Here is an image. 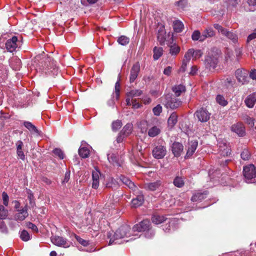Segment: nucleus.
<instances>
[{"mask_svg":"<svg viewBox=\"0 0 256 256\" xmlns=\"http://www.w3.org/2000/svg\"><path fill=\"white\" fill-rule=\"evenodd\" d=\"M132 230L128 225H124L119 228L114 234L108 232V237L110 239L108 244H120L123 242H128L134 240L136 238H132L129 240L126 238L131 236Z\"/></svg>","mask_w":256,"mask_h":256,"instance_id":"1","label":"nucleus"},{"mask_svg":"<svg viewBox=\"0 0 256 256\" xmlns=\"http://www.w3.org/2000/svg\"><path fill=\"white\" fill-rule=\"evenodd\" d=\"M243 174L246 182L254 183L256 182V170L254 165L250 164L244 166Z\"/></svg>","mask_w":256,"mask_h":256,"instance_id":"2","label":"nucleus"},{"mask_svg":"<svg viewBox=\"0 0 256 256\" xmlns=\"http://www.w3.org/2000/svg\"><path fill=\"white\" fill-rule=\"evenodd\" d=\"M211 114L206 108H200L194 113V116L202 122H207L210 118Z\"/></svg>","mask_w":256,"mask_h":256,"instance_id":"3","label":"nucleus"},{"mask_svg":"<svg viewBox=\"0 0 256 256\" xmlns=\"http://www.w3.org/2000/svg\"><path fill=\"white\" fill-rule=\"evenodd\" d=\"M218 62V57L215 54H209L206 56L204 60V65L206 68L209 70H214Z\"/></svg>","mask_w":256,"mask_h":256,"instance_id":"4","label":"nucleus"},{"mask_svg":"<svg viewBox=\"0 0 256 256\" xmlns=\"http://www.w3.org/2000/svg\"><path fill=\"white\" fill-rule=\"evenodd\" d=\"M51 241L52 243L54 245L64 248H68L70 247L71 244L70 242L67 240L66 238L60 236H54L52 237Z\"/></svg>","mask_w":256,"mask_h":256,"instance_id":"5","label":"nucleus"},{"mask_svg":"<svg viewBox=\"0 0 256 256\" xmlns=\"http://www.w3.org/2000/svg\"><path fill=\"white\" fill-rule=\"evenodd\" d=\"M166 102L165 106L167 108L174 109L178 108L182 104V102L174 98H172L170 96H166Z\"/></svg>","mask_w":256,"mask_h":256,"instance_id":"6","label":"nucleus"},{"mask_svg":"<svg viewBox=\"0 0 256 256\" xmlns=\"http://www.w3.org/2000/svg\"><path fill=\"white\" fill-rule=\"evenodd\" d=\"M150 225V222L148 220H144L140 222L135 224L132 228V232H144L148 230Z\"/></svg>","mask_w":256,"mask_h":256,"instance_id":"7","label":"nucleus"},{"mask_svg":"<svg viewBox=\"0 0 256 256\" xmlns=\"http://www.w3.org/2000/svg\"><path fill=\"white\" fill-rule=\"evenodd\" d=\"M166 148L162 145L156 146L152 150V155L154 157L157 159L163 158L166 155Z\"/></svg>","mask_w":256,"mask_h":256,"instance_id":"8","label":"nucleus"},{"mask_svg":"<svg viewBox=\"0 0 256 256\" xmlns=\"http://www.w3.org/2000/svg\"><path fill=\"white\" fill-rule=\"evenodd\" d=\"M28 206L16 210L17 212L14 215V219L16 221H23L28 216Z\"/></svg>","mask_w":256,"mask_h":256,"instance_id":"9","label":"nucleus"},{"mask_svg":"<svg viewBox=\"0 0 256 256\" xmlns=\"http://www.w3.org/2000/svg\"><path fill=\"white\" fill-rule=\"evenodd\" d=\"M171 150L174 156H180L184 150V146L182 144L174 142L170 146Z\"/></svg>","mask_w":256,"mask_h":256,"instance_id":"10","label":"nucleus"},{"mask_svg":"<svg viewBox=\"0 0 256 256\" xmlns=\"http://www.w3.org/2000/svg\"><path fill=\"white\" fill-rule=\"evenodd\" d=\"M140 71V64L138 62L134 64L130 72V82H133L137 78L138 74Z\"/></svg>","mask_w":256,"mask_h":256,"instance_id":"11","label":"nucleus"},{"mask_svg":"<svg viewBox=\"0 0 256 256\" xmlns=\"http://www.w3.org/2000/svg\"><path fill=\"white\" fill-rule=\"evenodd\" d=\"M18 38L14 36L12 38L8 40L6 44V46L7 50L10 52H14L18 47Z\"/></svg>","mask_w":256,"mask_h":256,"instance_id":"12","label":"nucleus"},{"mask_svg":"<svg viewBox=\"0 0 256 256\" xmlns=\"http://www.w3.org/2000/svg\"><path fill=\"white\" fill-rule=\"evenodd\" d=\"M100 176L101 174L100 170L96 168H94V170L92 171V188L94 189H96L98 188L100 183L99 179Z\"/></svg>","mask_w":256,"mask_h":256,"instance_id":"13","label":"nucleus"},{"mask_svg":"<svg viewBox=\"0 0 256 256\" xmlns=\"http://www.w3.org/2000/svg\"><path fill=\"white\" fill-rule=\"evenodd\" d=\"M231 130L240 136H243L245 134V128L242 123L233 124L231 127Z\"/></svg>","mask_w":256,"mask_h":256,"instance_id":"14","label":"nucleus"},{"mask_svg":"<svg viewBox=\"0 0 256 256\" xmlns=\"http://www.w3.org/2000/svg\"><path fill=\"white\" fill-rule=\"evenodd\" d=\"M219 152L223 156H228L230 154V146L226 143L222 142L218 143Z\"/></svg>","mask_w":256,"mask_h":256,"instance_id":"15","label":"nucleus"},{"mask_svg":"<svg viewBox=\"0 0 256 256\" xmlns=\"http://www.w3.org/2000/svg\"><path fill=\"white\" fill-rule=\"evenodd\" d=\"M244 103L248 108H252L256 103V92H254L247 96Z\"/></svg>","mask_w":256,"mask_h":256,"instance_id":"16","label":"nucleus"},{"mask_svg":"<svg viewBox=\"0 0 256 256\" xmlns=\"http://www.w3.org/2000/svg\"><path fill=\"white\" fill-rule=\"evenodd\" d=\"M198 143L196 141H191L188 143V149L185 156L186 158H188L194 154L198 147Z\"/></svg>","mask_w":256,"mask_h":256,"instance_id":"17","label":"nucleus"},{"mask_svg":"<svg viewBox=\"0 0 256 256\" xmlns=\"http://www.w3.org/2000/svg\"><path fill=\"white\" fill-rule=\"evenodd\" d=\"M161 185L160 180H156L152 182L146 183L144 184V188L148 190L154 191L156 190Z\"/></svg>","mask_w":256,"mask_h":256,"instance_id":"18","label":"nucleus"},{"mask_svg":"<svg viewBox=\"0 0 256 256\" xmlns=\"http://www.w3.org/2000/svg\"><path fill=\"white\" fill-rule=\"evenodd\" d=\"M137 190L135 191L136 194H139L136 198H133L132 200V204L133 207L136 208L142 205L144 202V198L141 192H136Z\"/></svg>","mask_w":256,"mask_h":256,"instance_id":"19","label":"nucleus"},{"mask_svg":"<svg viewBox=\"0 0 256 256\" xmlns=\"http://www.w3.org/2000/svg\"><path fill=\"white\" fill-rule=\"evenodd\" d=\"M16 154L18 158L24 160L26 159V156L22 149L23 142L21 140H18L16 143Z\"/></svg>","mask_w":256,"mask_h":256,"instance_id":"20","label":"nucleus"},{"mask_svg":"<svg viewBox=\"0 0 256 256\" xmlns=\"http://www.w3.org/2000/svg\"><path fill=\"white\" fill-rule=\"evenodd\" d=\"M120 181L122 182L123 184H125L130 189H132V190L136 191V190H138L136 186H135L134 184L128 178L125 177L124 176H121L120 177Z\"/></svg>","mask_w":256,"mask_h":256,"instance_id":"21","label":"nucleus"},{"mask_svg":"<svg viewBox=\"0 0 256 256\" xmlns=\"http://www.w3.org/2000/svg\"><path fill=\"white\" fill-rule=\"evenodd\" d=\"M166 36V32L164 27L160 28L158 32L157 38L160 44H164Z\"/></svg>","mask_w":256,"mask_h":256,"instance_id":"22","label":"nucleus"},{"mask_svg":"<svg viewBox=\"0 0 256 256\" xmlns=\"http://www.w3.org/2000/svg\"><path fill=\"white\" fill-rule=\"evenodd\" d=\"M215 35V32L211 27L206 28L202 34V40H204L206 38H212Z\"/></svg>","mask_w":256,"mask_h":256,"instance_id":"23","label":"nucleus"},{"mask_svg":"<svg viewBox=\"0 0 256 256\" xmlns=\"http://www.w3.org/2000/svg\"><path fill=\"white\" fill-rule=\"evenodd\" d=\"M236 76L238 81L242 84H246L248 82V77L246 73L237 71L236 72Z\"/></svg>","mask_w":256,"mask_h":256,"instance_id":"24","label":"nucleus"},{"mask_svg":"<svg viewBox=\"0 0 256 256\" xmlns=\"http://www.w3.org/2000/svg\"><path fill=\"white\" fill-rule=\"evenodd\" d=\"M172 92L174 93L175 95L176 96H180L182 93L186 91L185 86L183 84H178L176 85L173 86Z\"/></svg>","mask_w":256,"mask_h":256,"instance_id":"25","label":"nucleus"},{"mask_svg":"<svg viewBox=\"0 0 256 256\" xmlns=\"http://www.w3.org/2000/svg\"><path fill=\"white\" fill-rule=\"evenodd\" d=\"M173 28L175 32H180L184 30V26L180 20H175L173 22Z\"/></svg>","mask_w":256,"mask_h":256,"instance_id":"26","label":"nucleus"},{"mask_svg":"<svg viewBox=\"0 0 256 256\" xmlns=\"http://www.w3.org/2000/svg\"><path fill=\"white\" fill-rule=\"evenodd\" d=\"M178 116L174 112L172 113L168 120V124L170 127L172 128L176 124Z\"/></svg>","mask_w":256,"mask_h":256,"instance_id":"27","label":"nucleus"},{"mask_svg":"<svg viewBox=\"0 0 256 256\" xmlns=\"http://www.w3.org/2000/svg\"><path fill=\"white\" fill-rule=\"evenodd\" d=\"M24 126L28 128L32 133L38 134V130L35 126L28 121L24 122Z\"/></svg>","mask_w":256,"mask_h":256,"instance_id":"28","label":"nucleus"},{"mask_svg":"<svg viewBox=\"0 0 256 256\" xmlns=\"http://www.w3.org/2000/svg\"><path fill=\"white\" fill-rule=\"evenodd\" d=\"M166 220L165 217L163 216L154 215L152 218V222L155 224H162Z\"/></svg>","mask_w":256,"mask_h":256,"instance_id":"29","label":"nucleus"},{"mask_svg":"<svg viewBox=\"0 0 256 256\" xmlns=\"http://www.w3.org/2000/svg\"><path fill=\"white\" fill-rule=\"evenodd\" d=\"M160 132V129L157 126H154L148 131V135L150 137H154L157 136Z\"/></svg>","mask_w":256,"mask_h":256,"instance_id":"30","label":"nucleus"},{"mask_svg":"<svg viewBox=\"0 0 256 256\" xmlns=\"http://www.w3.org/2000/svg\"><path fill=\"white\" fill-rule=\"evenodd\" d=\"M153 58L154 60H158L163 54V48L160 47H154V48Z\"/></svg>","mask_w":256,"mask_h":256,"instance_id":"31","label":"nucleus"},{"mask_svg":"<svg viewBox=\"0 0 256 256\" xmlns=\"http://www.w3.org/2000/svg\"><path fill=\"white\" fill-rule=\"evenodd\" d=\"M133 126L132 124H127L122 128L120 132L125 136L129 135L132 132Z\"/></svg>","mask_w":256,"mask_h":256,"instance_id":"32","label":"nucleus"},{"mask_svg":"<svg viewBox=\"0 0 256 256\" xmlns=\"http://www.w3.org/2000/svg\"><path fill=\"white\" fill-rule=\"evenodd\" d=\"M223 36H226V38L232 40L234 43H236L238 41V38L237 36L235 34L228 31L227 30H226Z\"/></svg>","mask_w":256,"mask_h":256,"instance_id":"33","label":"nucleus"},{"mask_svg":"<svg viewBox=\"0 0 256 256\" xmlns=\"http://www.w3.org/2000/svg\"><path fill=\"white\" fill-rule=\"evenodd\" d=\"M78 154L82 158H86L89 156L90 150L85 147H80L78 150Z\"/></svg>","mask_w":256,"mask_h":256,"instance_id":"34","label":"nucleus"},{"mask_svg":"<svg viewBox=\"0 0 256 256\" xmlns=\"http://www.w3.org/2000/svg\"><path fill=\"white\" fill-rule=\"evenodd\" d=\"M180 47L176 44L170 46V53L171 55H176L180 52Z\"/></svg>","mask_w":256,"mask_h":256,"instance_id":"35","label":"nucleus"},{"mask_svg":"<svg viewBox=\"0 0 256 256\" xmlns=\"http://www.w3.org/2000/svg\"><path fill=\"white\" fill-rule=\"evenodd\" d=\"M244 120L250 127L255 128H256V120L254 118L246 116H245Z\"/></svg>","mask_w":256,"mask_h":256,"instance_id":"36","label":"nucleus"},{"mask_svg":"<svg viewBox=\"0 0 256 256\" xmlns=\"http://www.w3.org/2000/svg\"><path fill=\"white\" fill-rule=\"evenodd\" d=\"M206 194L204 193H197L192 196L191 200L192 202L201 201L206 198Z\"/></svg>","mask_w":256,"mask_h":256,"instance_id":"37","label":"nucleus"},{"mask_svg":"<svg viewBox=\"0 0 256 256\" xmlns=\"http://www.w3.org/2000/svg\"><path fill=\"white\" fill-rule=\"evenodd\" d=\"M216 102L222 106H224L228 104V101L224 98L223 96L218 94L216 97Z\"/></svg>","mask_w":256,"mask_h":256,"instance_id":"38","label":"nucleus"},{"mask_svg":"<svg viewBox=\"0 0 256 256\" xmlns=\"http://www.w3.org/2000/svg\"><path fill=\"white\" fill-rule=\"evenodd\" d=\"M130 38L124 36H120L118 39V42L122 46H126L129 43Z\"/></svg>","mask_w":256,"mask_h":256,"instance_id":"39","label":"nucleus"},{"mask_svg":"<svg viewBox=\"0 0 256 256\" xmlns=\"http://www.w3.org/2000/svg\"><path fill=\"white\" fill-rule=\"evenodd\" d=\"M8 215V210H6L4 206H0V219L4 220L6 218Z\"/></svg>","mask_w":256,"mask_h":256,"instance_id":"40","label":"nucleus"},{"mask_svg":"<svg viewBox=\"0 0 256 256\" xmlns=\"http://www.w3.org/2000/svg\"><path fill=\"white\" fill-rule=\"evenodd\" d=\"M142 94V91L140 90H133L127 94V96L133 98L134 97L140 96Z\"/></svg>","mask_w":256,"mask_h":256,"instance_id":"41","label":"nucleus"},{"mask_svg":"<svg viewBox=\"0 0 256 256\" xmlns=\"http://www.w3.org/2000/svg\"><path fill=\"white\" fill-rule=\"evenodd\" d=\"M122 126V122L120 120H116L112 122V128L113 131L116 132L119 130Z\"/></svg>","mask_w":256,"mask_h":256,"instance_id":"42","label":"nucleus"},{"mask_svg":"<svg viewBox=\"0 0 256 256\" xmlns=\"http://www.w3.org/2000/svg\"><path fill=\"white\" fill-rule=\"evenodd\" d=\"M108 159L110 163L114 165L120 166L118 162L117 161L116 157L114 154H108Z\"/></svg>","mask_w":256,"mask_h":256,"instance_id":"43","label":"nucleus"},{"mask_svg":"<svg viewBox=\"0 0 256 256\" xmlns=\"http://www.w3.org/2000/svg\"><path fill=\"white\" fill-rule=\"evenodd\" d=\"M202 34L198 30H194L192 35V38L193 40H200V42H203L204 40H202Z\"/></svg>","mask_w":256,"mask_h":256,"instance_id":"44","label":"nucleus"},{"mask_svg":"<svg viewBox=\"0 0 256 256\" xmlns=\"http://www.w3.org/2000/svg\"><path fill=\"white\" fill-rule=\"evenodd\" d=\"M192 53V48L189 49L185 54L183 60L189 62L191 58H193Z\"/></svg>","mask_w":256,"mask_h":256,"instance_id":"45","label":"nucleus"},{"mask_svg":"<svg viewBox=\"0 0 256 256\" xmlns=\"http://www.w3.org/2000/svg\"><path fill=\"white\" fill-rule=\"evenodd\" d=\"M20 238L23 241H24V242H27L28 240H30V234L26 230H23L21 232L20 234Z\"/></svg>","mask_w":256,"mask_h":256,"instance_id":"46","label":"nucleus"},{"mask_svg":"<svg viewBox=\"0 0 256 256\" xmlns=\"http://www.w3.org/2000/svg\"><path fill=\"white\" fill-rule=\"evenodd\" d=\"M120 76H118V80L115 84V94L116 99L118 100L120 97Z\"/></svg>","mask_w":256,"mask_h":256,"instance_id":"47","label":"nucleus"},{"mask_svg":"<svg viewBox=\"0 0 256 256\" xmlns=\"http://www.w3.org/2000/svg\"><path fill=\"white\" fill-rule=\"evenodd\" d=\"M174 184L175 186L180 188L184 184V182L181 178L176 177L174 180Z\"/></svg>","mask_w":256,"mask_h":256,"instance_id":"48","label":"nucleus"},{"mask_svg":"<svg viewBox=\"0 0 256 256\" xmlns=\"http://www.w3.org/2000/svg\"><path fill=\"white\" fill-rule=\"evenodd\" d=\"M152 111L155 116H160L162 112V107L160 104H158L154 108Z\"/></svg>","mask_w":256,"mask_h":256,"instance_id":"49","label":"nucleus"},{"mask_svg":"<svg viewBox=\"0 0 256 256\" xmlns=\"http://www.w3.org/2000/svg\"><path fill=\"white\" fill-rule=\"evenodd\" d=\"M192 52L194 53L192 54H193V58L194 59H197L201 57L202 55V52L201 51V50H194L192 48Z\"/></svg>","mask_w":256,"mask_h":256,"instance_id":"50","label":"nucleus"},{"mask_svg":"<svg viewBox=\"0 0 256 256\" xmlns=\"http://www.w3.org/2000/svg\"><path fill=\"white\" fill-rule=\"evenodd\" d=\"M187 0H180L176 2V5L180 9H184L187 5Z\"/></svg>","mask_w":256,"mask_h":256,"instance_id":"51","label":"nucleus"},{"mask_svg":"<svg viewBox=\"0 0 256 256\" xmlns=\"http://www.w3.org/2000/svg\"><path fill=\"white\" fill-rule=\"evenodd\" d=\"M2 200H3V204L5 206H8V201H9V197L7 194L6 192H4L2 193Z\"/></svg>","mask_w":256,"mask_h":256,"instance_id":"52","label":"nucleus"},{"mask_svg":"<svg viewBox=\"0 0 256 256\" xmlns=\"http://www.w3.org/2000/svg\"><path fill=\"white\" fill-rule=\"evenodd\" d=\"M54 154L58 156L60 159L64 158V154L60 148H55L53 150Z\"/></svg>","mask_w":256,"mask_h":256,"instance_id":"53","label":"nucleus"},{"mask_svg":"<svg viewBox=\"0 0 256 256\" xmlns=\"http://www.w3.org/2000/svg\"><path fill=\"white\" fill-rule=\"evenodd\" d=\"M214 27L218 30V32H220L222 34H224V32H226V29L222 28L221 26H220L219 24H214Z\"/></svg>","mask_w":256,"mask_h":256,"instance_id":"54","label":"nucleus"},{"mask_svg":"<svg viewBox=\"0 0 256 256\" xmlns=\"http://www.w3.org/2000/svg\"><path fill=\"white\" fill-rule=\"evenodd\" d=\"M75 238L77 240V241L78 242L83 246H87L89 244L88 241H87L86 240H84L82 238L79 236H76Z\"/></svg>","mask_w":256,"mask_h":256,"instance_id":"55","label":"nucleus"},{"mask_svg":"<svg viewBox=\"0 0 256 256\" xmlns=\"http://www.w3.org/2000/svg\"><path fill=\"white\" fill-rule=\"evenodd\" d=\"M250 156V152L248 150H244L241 153V158L244 160H248Z\"/></svg>","mask_w":256,"mask_h":256,"instance_id":"56","label":"nucleus"},{"mask_svg":"<svg viewBox=\"0 0 256 256\" xmlns=\"http://www.w3.org/2000/svg\"><path fill=\"white\" fill-rule=\"evenodd\" d=\"M26 226L32 230L34 232H38V227L34 224L30 222H28L26 224Z\"/></svg>","mask_w":256,"mask_h":256,"instance_id":"57","label":"nucleus"},{"mask_svg":"<svg viewBox=\"0 0 256 256\" xmlns=\"http://www.w3.org/2000/svg\"><path fill=\"white\" fill-rule=\"evenodd\" d=\"M148 124L146 122H142L140 123V128L141 129V132L142 133H145L147 131Z\"/></svg>","mask_w":256,"mask_h":256,"instance_id":"58","label":"nucleus"},{"mask_svg":"<svg viewBox=\"0 0 256 256\" xmlns=\"http://www.w3.org/2000/svg\"><path fill=\"white\" fill-rule=\"evenodd\" d=\"M0 231L2 233H6L8 229L6 225L3 221L0 220Z\"/></svg>","mask_w":256,"mask_h":256,"instance_id":"59","label":"nucleus"},{"mask_svg":"<svg viewBox=\"0 0 256 256\" xmlns=\"http://www.w3.org/2000/svg\"><path fill=\"white\" fill-rule=\"evenodd\" d=\"M117 100H118L116 99V96L114 94H113L112 95V98L109 100H108V104L110 106H114L115 104V101Z\"/></svg>","mask_w":256,"mask_h":256,"instance_id":"60","label":"nucleus"},{"mask_svg":"<svg viewBox=\"0 0 256 256\" xmlns=\"http://www.w3.org/2000/svg\"><path fill=\"white\" fill-rule=\"evenodd\" d=\"M27 193L28 194V198L30 200V204L31 205H32L33 204H34V202H33L34 195H33L32 192L30 190H28Z\"/></svg>","mask_w":256,"mask_h":256,"instance_id":"61","label":"nucleus"},{"mask_svg":"<svg viewBox=\"0 0 256 256\" xmlns=\"http://www.w3.org/2000/svg\"><path fill=\"white\" fill-rule=\"evenodd\" d=\"M256 38V29L254 30V32H252V34H250L248 36L247 40H246L247 42H249L252 40H254V39Z\"/></svg>","mask_w":256,"mask_h":256,"instance_id":"62","label":"nucleus"},{"mask_svg":"<svg viewBox=\"0 0 256 256\" xmlns=\"http://www.w3.org/2000/svg\"><path fill=\"white\" fill-rule=\"evenodd\" d=\"M70 172H66L65 174L64 178L62 180V183H66L68 182L70 178Z\"/></svg>","mask_w":256,"mask_h":256,"instance_id":"63","label":"nucleus"},{"mask_svg":"<svg viewBox=\"0 0 256 256\" xmlns=\"http://www.w3.org/2000/svg\"><path fill=\"white\" fill-rule=\"evenodd\" d=\"M250 77L252 79L256 80V69L252 70L250 71Z\"/></svg>","mask_w":256,"mask_h":256,"instance_id":"64","label":"nucleus"}]
</instances>
